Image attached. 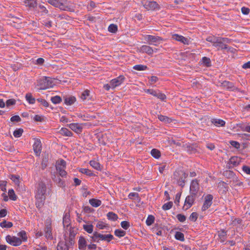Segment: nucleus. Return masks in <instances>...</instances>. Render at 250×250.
Returning <instances> with one entry per match:
<instances>
[{"label": "nucleus", "instance_id": "obj_12", "mask_svg": "<svg viewBox=\"0 0 250 250\" xmlns=\"http://www.w3.org/2000/svg\"><path fill=\"white\" fill-rule=\"evenodd\" d=\"M124 79L125 78L123 76H120L117 78L112 79L110 81V85H111V88H114L120 85L124 82Z\"/></svg>", "mask_w": 250, "mask_h": 250}, {"label": "nucleus", "instance_id": "obj_29", "mask_svg": "<svg viewBox=\"0 0 250 250\" xmlns=\"http://www.w3.org/2000/svg\"><path fill=\"white\" fill-rule=\"evenodd\" d=\"M158 118L160 121H161V122H164L165 123H169L171 122V121H172L171 119L169 118L167 116L162 115H158Z\"/></svg>", "mask_w": 250, "mask_h": 250}, {"label": "nucleus", "instance_id": "obj_63", "mask_svg": "<svg viewBox=\"0 0 250 250\" xmlns=\"http://www.w3.org/2000/svg\"><path fill=\"white\" fill-rule=\"evenodd\" d=\"M96 227L99 229H104L106 227V225L104 223L99 222L97 224Z\"/></svg>", "mask_w": 250, "mask_h": 250}, {"label": "nucleus", "instance_id": "obj_42", "mask_svg": "<svg viewBox=\"0 0 250 250\" xmlns=\"http://www.w3.org/2000/svg\"><path fill=\"white\" fill-rule=\"evenodd\" d=\"M175 237L177 240L183 241L184 240V235L180 231H177L175 234Z\"/></svg>", "mask_w": 250, "mask_h": 250}, {"label": "nucleus", "instance_id": "obj_37", "mask_svg": "<svg viewBox=\"0 0 250 250\" xmlns=\"http://www.w3.org/2000/svg\"><path fill=\"white\" fill-rule=\"evenodd\" d=\"M114 234L116 236L118 237H122L126 234V232L125 231L121 229H117L115 230Z\"/></svg>", "mask_w": 250, "mask_h": 250}, {"label": "nucleus", "instance_id": "obj_43", "mask_svg": "<svg viewBox=\"0 0 250 250\" xmlns=\"http://www.w3.org/2000/svg\"><path fill=\"white\" fill-rule=\"evenodd\" d=\"M118 29L117 26L114 24H111L108 27V30L109 32L115 33Z\"/></svg>", "mask_w": 250, "mask_h": 250}, {"label": "nucleus", "instance_id": "obj_24", "mask_svg": "<svg viewBox=\"0 0 250 250\" xmlns=\"http://www.w3.org/2000/svg\"><path fill=\"white\" fill-rule=\"evenodd\" d=\"M99 238H100L102 240H105L108 242H109L111 240H112L114 237L112 234H102L100 233V235H99Z\"/></svg>", "mask_w": 250, "mask_h": 250}, {"label": "nucleus", "instance_id": "obj_23", "mask_svg": "<svg viewBox=\"0 0 250 250\" xmlns=\"http://www.w3.org/2000/svg\"><path fill=\"white\" fill-rule=\"evenodd\" d=\"M89 204L93 207L97 208L102 204V202L99 199L94 198L91 199L89 200Z\"/></svg>", "mask_w": 250, "mask_h": 250}, {"label": "nucleus", "instance_id": "obj_44", "mask_svg": "<svg viewBox=\"0 0 250 250\" xmlns=\"http://www.w3.org/2000/svg\"><path fill=\"white\" fill-rule=\"evenodd\" d=\"M23 132V130L21 128H19L15 130L13 132V135L15 137L19 138L21 137Z\"/></svg>", "mask_w": 250, "mask_h": 250}, {"label": "nucleus", "instance_id": "obj_36", "mask_svg": "<svg viewBox=\"0 0 250 250\" xmlns=\"http://www.w3.org/2000/svg\"><path fill=\"white\" fill-rule=\"evenodd\" d=\"M10 179L15 183L17 186L20 185V176L15 175H12L10 176Z\"/></svg>", "mask_w": 250, "mask_h": 250}, {"label": "nucleus", "instance_id": "obj_64", "mask_svg": "<svg viewBox=\"0 0 250 250\" xmlns=\"http://www.w3.org/2000/svg\"><path fill=\"white\" fill-rule=\"evenodd\" d=\"M43 24L47 28H50L52 26V21L50 20H46L43 21Z\"/></svg>", "mask_w": 250, "mask_h": 250}, {"label": "nucleus", "instance_id": "obj_20", "mask_svg": "<svg viewBox=\"0 0 250 250\" xmlns=\"http://www.w3.org/2000/svg\"><path fill=\"white\" fill-rule=\"evenodd\" d=\"M24 5L30 8H35L37 6L36 0H25Z\"/></svg>", "mask_w": 250, "mask_h": 250}, {"label": "nucleus", "instance_id": "obj_16", "mask_svg": "<svg viewBox=\"0 0 250 250\" xmlns=\"http://www.w3.org/2000/svg\"><path fill=\"white\" fill-rule=\"evenodd\" d=\"M172 38L173 40L178 41L183 43L184 44H188L189 42V40L188 39L178 34H175L173 35Z\"/></svg>", "mask_w": 250, "mask_h": 250}, {"label": "nucleus", "instance_id": "obj_21", "mask_svg": "<svg viewBox=\"0 0 250 250\" xmlns=\"http://www.w3.org/2000/svg\"><path fill=\"white\" fill-rule=\"evenodd\" d=\"M80 98L83 101L90 100V96L89 90L87 89L84 90L81 94Z\"/></svg>", "mask_w": 250, "mask_h": 250}, {"label": "nucleus", "instance_id": "obj_34", "mask_svg": "<svg viewBox=\"0 0 250 250\" xmlns=\"http://www.w3.org/2000/svg\"><path fill=\"white\" fill-rule=\"evenodd\" d=\"M0 226L2 228H10L13 226V223L11 222L3 221L0 223Z\"/></svg>", "mask_w": 250, "mask_h": 250}, {"label": "nucleus", "instance_id": "obj_53", "mask_svg": "<svg viewBox=\"0 0 250 250\" xmlns=\"http://www.w3.org/2000/svg\"><path fill=\"white\" fill-rule=\"evenodd\" d=\"M121 227L125 229H127L130 227V224L128 221H124L121 223Z\"/></svg>", "mask_w": 250, "mask_h": 250}, {"label": "nucleus", "instance_id": "obj_39", "mask_svg": "<svg viewBox=\"0 0 250 250\" xmlns=\"http://www.w3.org/2000/svg\"><path fill=\"white\" fill-rule=\"evenodd\" d=\"M18 236L21 238V240L23 241H26L27 240V236L25 231H21L18 233Z\"/></svg>", "mask_w": 250, "mask_h": 250}, {"label": "nucleus", "instance_id": "obj_30", "mask_svg": "<svg viewBox=\"0 0 250 250\" xmlns=\"http://www.w3.org/2000/svg\"><path fill=\"white\" fill-rule=\"evenodd\" d=\"M83 229L88 233H91L93 230V226L91 224H85L83 225Z\"/></svg>", "mask_w": 250, "mask_h": 250}, {"label": "nucleus", "instance_id": "obj_57", "mask_svg": "<svg viewBox=\"0 0 250 250\" xmlns=\"http://www.w3.org/2000/svg\"><path fill=\"white\" fill-rule=\"evenodd\" d=\"M136 198L137 200L139 199V194L136 192H131L128 195V198L130 199H133V198Z\"/></svg>", "mask_w": 250, "mask_h": 250}, {"label": "nucleus", "instance_id": "obj_18", "mask_svg": "<svg viewBox=\"0 0 250 250\" xmlns=\"http://www.w3.org/2000/svg\"><path fill=\"white\" fill-rule=\"evenodd\" d=\"M78 245L80 250H85L86 249L87 242L83 237H80L78 241Z\"/></svg>", "mask_w": 250, "mask_h": 250}, {"label": "nucleus", "instance_id": "obj_55", "mask_svg": "<svg viewBox=\"0 0 250 250\" xmlns=\"http://www.w3.org/2000/svg\"><path fill=\"white\" fill-rule=\"evenodd\" d=\"M16 101L14 99H9L6 102V105L7 107L10 106L11 105H13L16 104Z\"/></svg>", "mask_w": 250, "mask_h": 250}, {"label": "nucleus", "instance_id": "obj_41", "mask_svg": "<svg viewBox=\"0 0 250 250\" xmlns=\"http://www.w3.org/2000/svg\"><path fill=\"white\" fill-rule=\"evenodd\" d=\"M133 69L138 71H143L147 69V67L146 65L142 64H137L133 66Z\"/></svg>", "mask_w": 250, "mask_h": 250}, {"label": "nucleus", "instance_id": "obj_58", "mask_svg": "<svg viewBox=\"0 0 250 250\" xmlns=\"http://www.w3.org/2000/svg\"><path fill=\"white\" fill-rule=\"evenodd\" d=\"M229 144L232 146H233L234 147L236 148H239L240 147V144L237 142V141H229Z\"/></svg>", "mask_w": 250, "mask_h": 250}, {"label": "nucleus", "instance_id": "obj_60", "mask_svg": "<svg viewBox=\"0 0 250 250\" xmlns=\"http://www.w3.org/2000/svg\"><path fill=\"white\" fill-rule=\"evenodd\" d=\"M10 120H11V122H18L21 121V118L19 116H18V115H15V116H12Z\"/></svg>", "mask_w": 250, "mask_h": 250}, {"label": "nucleus", "instance_id": "obj_46", "mask_svg": "<svg viewBox=\"0 0 250 250\" xmlns=\"http://www.w3.org/2000/svg\"><path fill=\"white\" fill-rule=\"evenodd\" d=\"M154 217L151 215H149L146 220V224L147 226L151 225L154 223Z\"/></svg>", "mask_w": 250, "mask_h": 250}, {"label": "nucleus", "instance_id": "obj_27", "mask_svg": "<svg viewBox=\"0 0 250 250\" xmlns=\"http://www.w3.org/2000/svg\"><path fill=\"white\" fill-rule=\"evenodd\" d=\"M70 216L68 213H65L63 217V224L64 226L68 227L70 225Z\"/></svg>", "mask_w": 250, "mask_h": 250}, {"label": "nucleus", "instance_id": "obj_17", "mask_svg": "<svg viewBox=\"0 0 250 250\" xmlns=\"http://www.w3.org/2000/svg\"><path fill=\"white\" fill-rule=\"evenodd\" d=\"M222 84L223 87L229 90L232 91H239L238 88L236 87L232 83L225 81L222 83Z\"/></svg>", "mask_w": 250, "mask_h": 250}, {"label": "nucleus", "instance_id": "obj_4", "mask_svg": "<svg viewBox=\"0 0 250 250\" xmlns=\"http://www.w3.org/2000/svg\"><path fill=\"white\" fill-rule=\"evenodd\" d=\"M38 90H45L53 86V80L50 77H44L37 81Z\"/></svg>", "mask_w": 250, "mask_h": 250}, {"label": "nucleus", "instance_id": "obj_6", "mask_svg": "<svg viewBox=\"0 0 250 250\" xmlns=\"http://www.w3.org/2000/svg\"><path fill=\"white\" fill-rule=\"evenodd\" d=\"M5 239L8 244L15 247L21 245L22 243V240L21 238L10 235H7Z\"/></svg>", "mask_w": 250, "mask_h": 250}, {"label": "nucleus", "instance_id": "obj_52", "mask_svg": "<svg viewBox=\"0 0 250 250\" xmlns=\"http://www.w3.org/2000/svg\"><path fill=\"white\" fill-rule=\"evenodd\" d=\"M198 218V214L196 212H192L189 217V219L190 221L192 222H195Z\"/></svg>", "mask_w": 250, "mask_h": 250}, {"label": "nucleus", "instance_id": "obj_10", "mask_svg": "<svg viewBox=\"0 0 250 250\" xmlns=\"http://www.w3.org/2000/svg\"><path fill=\"white\" fill-rule=\"evenodd\" d=\"M199 189V182L197 180H193L190 186V191L191 194L196 195Z\"/></svg>", "mask_w": 250, "mask_h": 250}, {"label": "nucleus", "instance_id": "obj_51", "mask_svg": "<svg viewBox=\"0 0 250 250\" xmlns=\"http://www.w3.org/2000/svg\"><path fill=\"white\" fill-rule=\"evenodd\" d=\"M80 171L81 173L85 174L88 176H91L93 175V173H92L91 170H90L89 169H88L87 168H81L80 170Z\"/></svg>", "mask_w": 250, "mask_h": 250}, {"label": "nucleus", "instance_id": "obj_19", "mask_svg": "<svg viewBox=\"0 0 250 250\" xmlns=\"http://www.w3.org/2000/svg\"><path fill=\"white\" fill-rule=\"evenodd\" d=\"M240 161V158L237 156L231 157L229 161V165L230 167H235L239 164Z\"/></svg>", "mask_w": 250, "mask_h": 250}, {"label": "nucleus", "instance_id": "obj_5", "mask_svg": "<svg viewBox=\"0 0 250 250\" xmlns=\"http://www.w3.org/2000/svg\"><path fill=\"white\" fill-rule=\"evenodd\" d=\"M56 168L59 175L62 177H65L67 172L65 171L66 162L63 160H59L56 162Z\"/></svg>", "mask_w": 250, "mask_h": 250}, {"label": "nucleus", "instance_id": "obj_47", "mask_svg": "<svg viewBox=\"0 0 250 250\" xmlns=\"http://www.w3.org/2000/svg\"><path fill=\"white\" fill-rule=\"evenodd\" d=\"M51 101L55 104H59L62 101L61 98L59 96H55L51 97Z\"/></svg>", "mask_w": 250, "mask_h": 250}, {"label": "nucleus", "instance_id": "obj_56", "mask_svg": "<svg viewBox=\"0 0 250 250\" xmlns=\"http://www.w3.org/2000/svg\"><path fill=\"white\" fill-rule=\"evenodd\" d=\"M176 217L180 222H184L186 221V216L182 214H177Z\"/></svg>", "mask_w": 250, "mask_h": 250}, {"label": "nucleus", "instance_id": "obj_32", "mask_svg": "<svg viewBox=\"0 0 250 250\" xmlns=\"http://www.w3.org/2000/svg\"><path fill=\"white\" fill-rule=\"evenodd\" d=\"M53 180L60 187H64L65 185V182L60 177L55 178Z\"/></svg>", "mask_w": 250, "mask_h": 250}, {"label": "nucleus", "instance_id": "obj_11", "mask_svg": "<svg viewBox=\"0 0 250 250\" xmlns=\"http://www.w3.org/2000/svg\"><path fill=\"white\" fill-rule=\"evenodd\" d=\"M144 7L147 10H155L159 9V5L156 2L154 1L145 2L144 4Z\"/></svg>", "mask_w": 250, "mask_h": 250}, {"label": "nucleus", "instance_id": "obj_59", "mask_svg": "<svg viewBox=\"0 0 250 250\" xmlns=\"http://www.w3.org/2000/svg\"><path fill=\"white\" fill-rule=\"evenodd\" d=\"M157 91V90H153L152 89H148L145 90V92L148 93L149 94H151L155 97L156 96Z\"/></svg>", "mask_w": 250, "mask_h": 250}, {"label": "nucleus", "instance_id": "obj_1", "mask_svg": "<svg viewBox=\"0 0 250 250\" xmlns=\"http://www.w3.org/2000/svg\"><path fill=\"white\" fill-rule=\"evenodd\" d=\"M206 41L212 43L213 46L217 48L218 50L227 49V44L230 42V40L227 38H222L214 36L208 37Z\"/></svg>", "mask_w": 250, "mask_h": 250}, {"label": "nucleus", "instance_id": "obj_22", "mask_svg": "<svg viewBox=\"0 0 250 250\" xmlns=\"http://www.w3.org/2000/svg\"><path fill=\"white\" fill-rule=\"evenodd\" d=\"M211 123L216 126H223L225 125V122L219 119H213Z\"/></svg>", "mask_w": 250, "mask_h": 250}, {"label": "nucleus", "instance_id": "obj_26", "mask_svg": "<svg viewBox=\"0 0 250 250\" xmlns=\"http://www.w3.org/2000/svg\"><path fill=\"white\" fill-rule=\"evenodd\" d=\"M60 133L62 135L70 137L72 136V133L66 128L62 127L60 130Z\"/></svg>", "mask_w": 250, "mask_h": 250}, {"label": "nucleus", "instance_id": "obj_14", "mask_svg": "<svg viewBox=\"0 0 250 250\" xmlns=\"http://www.w3.org/2000/svg\"><path fill=\"white\" fill-rule=\"evenodd\" d=\"M157 50L156 48L153 49L150 46L146 45H142L140 48V51L141 52L146 53L149 55H151L154 52H156Z\"/></svg>", "mask_w": 250, "mask_h": 250}, {"label": "nucleus", "instance_id": "obj_13", "mask_svg": "<svg viewBox=\"0 0 250 250\" xmlns=\"http://www.w3.org/2000/svg\"><path fill=\"white\" fill-rule=\"evenodd\" d=\"M69 128L77 133H80L82 132L83 125L79 123H71L68 125Z\"/></svg>", "mask_w": 250, "mask_h": 250}, {"label": "nucleus", "instance_id": "obj_3", "mask_svg": "<svg viewBox=\"0 0 250 250\" xmlns=\"http://www.w3.org/2000/svg\"><path fill=\"white\" fill-rule=\"evenodd\" d=\"M47 1L50 4L62 11L74 12L75 10L73 4L67 0H47Z\"/></svg>", "mask_w": 250, "mask_h": 250}, {"label": "nucleus", "instance_id": "obj_28", "mask_svg": "<svg viewBox=\"0 0 250 250\" xmlns=\"http://www.w3.org/2000/svg\"><path fill=\"white\" fill-rule=\"evenodd\" d=\"M25 99L30 104H34L35 103L36 100L30 93H28L26 94Z\"/></svg>", "mask_w": 250, "mask_h": 250}, {"label": "nucleus", "instance_id": "obj_61", "mask_svg": "<svg viewBox=\"0 0 250 250\" xmlns=\"http://www.w3.org/2000/svg\"><path fill=\"white\" fill-rule=\"evenodd\" d=\"M37 101L41 103L45 107H48V103L45 100L42 99H37Z\"/></svg>", "mask_w": 250, "mask_h": 250}, {"label": "nucleus", "instance_id": "obj_8", "mask_svg": "<svg viewBox=\"0 0 250 250\" xmlns=\"http://www.w3.org/2000/svg\"><path fill=\"white\" fill-rule=\"evenodd\" d=\"M213 196L211 194H208L205 197V201L202 207V210L205 211L208 209L212 205Z\"/></svg>", "mask_w": 250, "mask_h": 250}, {"label": "nucleus", "instance_id": "obj_25", "mask_svg": "<svg viewBox=\"0 0 250 250\" xmlns=\"http://www.w3.org/2000/svg\"><path fill=\"white\" fill-rule=\"evenodd\" d=\"M76 101V99L74 96L66 97L64 98V103L67 105H71Z\"/></svg>", "mask_w": 250, "mask_h": 250}, {"label": "nucleus", "instance_id": "obj_38", "mask_svg": "<svg viewBox=\"0 0 250 250\" xmlns=\"http://www.w3.org/2000/svg\"><path fill=\"white\" fill-rule=\"evenodd\" d=\"M107 217L109 220L115 221L118 219V216L113 212H109L107 214Z\"/></svg>", "mask_w": 250, "mask_h": 250}, {"label": "nucleus", "instance_id": "obj_31", "mask_svg": "<svg viewBox=\"0 0 250 250\" xmlns=\"http://www.w3.org/2000/svg\"><path fill=\"white\" fill-rule=\"evenodd\" d=\"M90 165L96 170H100V165L99 163L95 160H91L89 162Z\"/></svg>", "mask_w": 250, "mask_h": 250}, {"label": "nucleus", "instance_id": "obj_7", "mask_svg": "<svg viewBox=\"0 0 250 250\" xmlns=\"http://www.w3.org/2000/svg\"><path fill=\"white\" fill-rule=\"evenodd\" d=\"M195 196V195L191 194L186 198L185 203L183 207L184 210H187L192 206L194 202Z\"/></svg>", "mask_w": 250, "mask_h": 250}, {"label": "nucleus", "instance_id": "obj_54", "mask_svg": "<svg viewBox=\"0 0 250 250\" xmlns=\"http://www.w3.org/2000/svg\"><path fill=\"white\" fill-rule=\"evenodd\" d=\"M7 182L5 181H0V188L1 190L4 192L6 191V186Z\"/></svg>", "mask_w": 250, "mask_h": 250}, {"label": "nucleus", "instance_id": "obj_15", "mask_svg": "<svg viewBox=\"0 0 250 250\" xmlns=\"http://www.w3.org/2000/svg\"><path fill=\"white\" fill-rule=\"evenodd\" d=\"M33 149L37 156H39L42 150L41 142L39 139H35L33 144Z\"/></svg>", "mask_w": 250, "mask_h": 250}, {"label": "nucleus", "instance_id": "obj_48", "mask_svg": "<svg viewBox=\"0 0 250 250\" xmlns=\"http://www.w3.org/2000/svg\"><path fill=\"white\" fill-rule=\"evenodd\" d=\"M38 7L40 10V12L42 13V15H46L48 14V10L44 5L42 4H39Z\"/></svg>", "mask_w": 250, "mask_h": 250}, {"label": "nucleus", "instance_id": "obj_45", "mask_svg": "<svg viewBox=\"0 0 250 250\" xmlns=\"http://www.w3.org/2000/svg\"><path fill=\"white\" fill-rule=\"evenodd\" d=\"M173 206L172 202H168L167 203L164 204L162 206V209L164 210H167L170 209Z\"/></svg>", "mask_w": 250, "mask_h": 250}, {"label": "nucleus", "instance_id": "obj_9", "mask_svg": "<svg viewBox=\"0 0 250 250\" xmlns=\"http://www.w3.org/2000/svg\"><path fill=\"white\" fill-rule=\"evenodd\" d=\"M145 40L147 42L148 44L154 45H157V43L162 41V39L159 36L149 35L146 36Z\"/></svg>", "mask_w": 250, "mask_h": 250}, {"label": "nucleus", "instance_id": "obj_35", "mask_svg": "<svg viewBox=\"0 0 250 250\" xmlns=\"http://www.w3.org/2000/svg\"><path fill=\"white\" fill-rule=\"evenodd\" d=\"M227 233L224 230H221L218 232V236L221 242H224L226 239Z\"/></svg>", "mask_w": 250, "mask_h": 250}, {"label": "nucleus", "instance_id": "obj_40", "mask_svg": "<svg viewBox=\"0 0 250 250\" xmlns=\"http://www.w3.org/2000/svg\"><path fill=\"white\" fill-rule=\"evenodd\" d=\"M151 154L156 159H158L161 156L160 152L156 149H152L151 151Z\"/></svg>", "mask_w": 250, "mask_h": 250}, {"label": "nucleus", "instance_id": "obj_33", "mask_svg": "<svg viewBox=\"0 0 250 250\" xmlns=\"http://www.w3.org/2000/svg\"><path fill=\"white\" fill-rule=\"evenodd\" d=\"M8 196L10 199L13 201H16L17 199V196L16 195L14 190L13 189H10L8 192Z\"/></svg>", "mask_w": 250, "mask_h": 250}, {"label": "nucleus", "instance_id": "obj_2", "mask_svg": "<svg viewBox=\"0 0 250 250\" xmlns=\"http://www.w3.org/2000/svg\"><path fill=\"white\" fill-rule=\"evenodd\" d=\"M46 191V187L45 185L42 182L40 183L35 193L36 206L37 208H40L43 205L45 200Z\"/></svg>", "mask_w": 250, "mask_h": 250}, {"label": "nucleus", "instance_id": "obj_49", "mask_svg": "<svg viewBox=\"0 0 250 250\" xmlns=\"http://www.w3.org/2000/svg\"><path fill=\"white\" fill-rule=\"evenodd\" d=\"M155 97L162 101H164L166 99V96L164 94L160 92L159 90H157Z\"/></svg>", "mask_w": 250, "mask_h": 250}, {"label": "nucleus", "instance_id": "obj_62", "mask_svg": "<svg viewBox=\"0 0 250 250\" xmlns=\"http://www.w3.org/2000/svg\"><path fill=\"white\" fill-rule=\"evenodd\" d=\"M7 211L6 209H2L0 210V218H2L6 216Z\"/></svg>", "mask_w": 250, "mask_h": 250}, {"label": "nucleus", "instance_id": "obj_50", "mask_svg": "<svg viewBox=\"0 0 250 250\" xmlns=\"http://www.w3.org/2000/svg\"><path fill=\"white\" fill-rule=\"evenodd\" d=\"M202 63L206 66H209L210 65V59L206 57H204L202 59Z\"/></svg>", "mask_w": 250, "mask_h": 250}]
</instances>
